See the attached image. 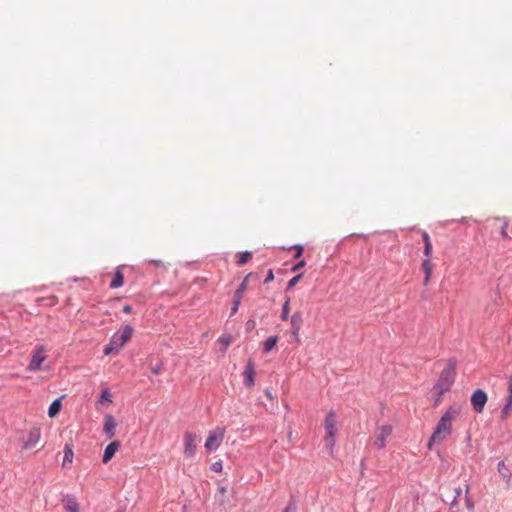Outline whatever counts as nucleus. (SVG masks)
Returning a JSON list of instances; mask_svg holds the SVG:
<instances>
[{
  "label": "nucleus",
  "instance_id": "obj_1",
  "mask_svg": "<svg viewBox=\"0 0 512 512\" xmlns=\"http://www.w3.org/2000/svg\"><path fill=\"white\" fill-rule=\"evenodd\" d=\"M459 414V408L449 407L438 421L428 443V449H432L434 442L445 440L452 433V420Z\"/></svg>",
  "mask_w": 512,
  "mask_h": 512
},
{
  "label": "nucleus",
  "instance_id": "obj_2",
  "mask_svg": "<svg viewBox=\"0 0 512 512\" xmlns=\"http://www.w3.org/2000/svg\"><path fill=\"white\" fill-rule=\"evenodd\" d=\"M134 328L132 325H124L120 330L116 331L110 338L109 343L104 347V355L118 354L124 345L130 340Z\"/></svg>",
  "mask_w": 512,
  "mask_h": 512
},
{
  "label": "nucleus",
  "instance_id": "obj_3",
  "mask_svg": "<svg viewBox=\"0 0 512 512\" xmlns=\"http://www.w3.org/2000/svg\"><path fill=\"white\" fill-rule=\"evenodd\" d=\"M456 377V360L449 359L444 369L439 375V379L434 386V390H439V396L450 390Z\"/></svg>",
  "mask_w": 512,
  "mask_h": 512
},
{
  "label": "nucleus",
  "instance_id": "obj_4",
  "mask_svg": "<svg viewBox=\"0 0 512 512\" xmlns=\"http://www.w3.org/2000/svg\"><path fill=\"white\" fill-rule=\"evenodd\" d=\"M324 428L327 434L325 439V444L328 449H332L335 445V437L337 433L336 427V415L334 411H330L324 421Z\"/></svg>",
  "mask_w": 512,
  "mask_h": 512
},
{
  "label": "nucleus",
  "instance_id": "obj_5",
  "mask_svg": "<svg viewBox=\"0 0 512 512\" xmlns=\"http://www.w3.org/2000/svg\"><path fill=\"white\" fill-rule=\"evenodd\" d=\"M487 401H488L487 393L483 389H480V388L476 389L470 397L471 405L477 413L483 412Z\"/></svg>",
  "mask_w": 512,
  "mask_h": 512
},
{
  "label": "nucleus",
  "instance_id": "obj_6",
  "mask_svg": "<svg viewBox=\"0 0 512 512\" xmlns=\"http://www.w3.org/2000/svg\"><path fill=\"white\" fill-rule=\"evenodd\" d=\"M225 435V429L224 428H217L214 431H211L206 439L205 442V448L208 451H211L212 449H216L219 444L224 439Z\"/></svg>",
  "mask_w": 512,
  "mask_h": 512
},
{
  "label": "nucleus",
  "instance_id": "obj_7",
  "mask_svg": "<svg viewBox=\"0 0 512 512\" xmlns=\"http://www.w3.org/2000/svg\"><path fill=\"white\" fill-rule=\"evenodd\" d=\"M45 349L43 346H39L35 349L31 356V360L28 364L27 369L29 371H38L41 368L42 363L45 361Z\"/></svg>",
  "mask_w": 512,
  "mask_h": 512
},
{
  "label": "nucleus",
  "instance_id": "obj_8",
  "mask_svg": "<svg viewBox=\"0 0 512 512\" xmlns=\"http://www.w3.org/2000/svg\"><path fill=\"white\" fill-rule=\"evenodd\" d=\"M41 438L40 427H33L27 435V439L23 442L22 449L29 450L37 445Z\"/></svg>",
  "mask_w": 512,
  "mask_h": 512
},
{
  "label": "nucleus",
  "instance_id": "obj_9",
  "mask_svg": "<svg viewBox=\"0 0 512 512\" xmlns=\"http://www.w3.org/2000/svg\"><path fill=\"white\" fill-rule=\"evenodd\" d=\"M197 448V435L191 432L185 434L184 453L187 457H193Z\"/></svg>",
  "mask_w": 512,
  "mask_h": 512
},
{
  "label": "nucleus",
  "instance_id": "obj_10",
  "mask_svg": "<svg viewBox=\"0 0 512 512\" xmlns=\"http://www.w3.org/2000/svg\"><path fill=\"white\" fill-rule=\"evenodd\" d=\"M291 323V334L295 338L296 341L299 340V332L301 329V326L303 324V318L302 313L300 311H296L293 313L290 319Z\"/></svg>",
  "mask_w": 512,
  "mask_h": 512
},
{
  "label": "nucleus",
  "instance_id": "obj_11",
  "mask_svg": "<svg viewBox=\"0 0 512 512\" xmlns=\"http://www.w3.org/2000/svg\"><path fill=\"white\" fill-rule=\"evenodd\" d=\"M244 383L246 387L251 388L255 384V364L252 360H249L243 371Z\"/></svg>",
  "mask_w": 512,
  "mask_h": 512
},
{
  "label": "nucleus",
  "instance_id": "obj_12",
  "mask_svg": "<svg viewBox=\"0 0 512 512\" xmlns=\"http://www.w3.org/2000/svg\"><path fill=\"white\" fill-rule=\"evenodd\" d=\"M116 425L117 424H116L115 418L111 414L105 415L103 432L109 439H111L112 437L115 436Z\"/></svg>",
  "mask_w": 512,
  "mask_h": 512
},
{
  "label": "nucleus",
  "instance_id": "obj_13",
  "mask_svg": "<svg viewBox=\"0 0 512 512\" xmlns=\"http://www.w3.org/2000/svg\"><path fill=\"white\" fill-rule=\"evenodd\" d=\"M392 433V427L390 425H383L380 429V433L375 440V446L377 449H383L386 446V438Z\"/></svg>",
  "mask_w": 512,
  "mask_h": 512
},
{
  "label": "nucleus",
  "instance_id": "obj_14",
  "mask_svg": "<svg viewBox=\"0 0 512 512\" xmlns=\"http://www.w3.org/2000/svg\"><path fill=\"white\" fill-rule=\"evenodd\" d=\"M119 448L120 442L118 440L109 443L104 450L102 462L105 464L108 463L114 457L115 453L119 450Z\"/></svg>",
  "mask_w": 512,
  "mask_h": 512
},
{
  "label": "nucleus",
  "instance_id": "obj_15",
  "mask_svg": "<svg viewBox=\"0 0 512 512\" xmlns=\"http://www.w3.org/2000/svg\"><path fill=\"white\" fill-rule=\"evenodd\" d=\"M62 502L67 512H79V504L74 496L68 494L64 496Z\"/></svg>",
  "mask_w": 512,
  "mask_h": 512
},
{
  "label": "nucleus",
  "instance_id": "obj_16",
  "mask_svg": "<svg viewBox=\"0 0 512 512\" xmlns=\"http://www.w3.org/2000/svg\"><path fill=\"white\" fill-rule=\"evenodd\" d=\"M124 284V274L120 270V268H117L114 272L113 279L109 284V288L111 289H117L122 287Z\"/></svg>",
  "mask_w": 512,
  "mask_h": 512
},
{
  "label": "nucleus",
  "instance_id": "obj_17",
  "mask_svg": "<svg viewBox=\"0 0 512 512\" xmlns=\"http://www.w3.org/2000/svg\"><path fill=\"white\" fill-rule=\"evenodd\" d=\"M497 470L503 480L509 484L512 478V472L511 470L505 465L504 461H499L497 464Z\"/></svg>",
  "mask_w": 512,
  "mask_h": 512
},
{
  "label": "nucleus",
  "instance_id": "obj_18",
  "mask_svg": "<svg viewBox=\"0 0 512 512\" xmlns=\"http://www.w3.org/2000/svg\"><path fill=\"white\" fill-rule=\"evenodd\" d=\"M253 277V273H249L243 280L242 282L239 284L238 288L236 289V291L234 292V295L233 297L234 298H238V299H241L243 298V295L247 289V286H248V281H249V278Z\"/></svg>",
  "mask_w": 512,
  "mask_h": 512
},
{
  "label": "nucleus",
  "instance_id": "obj_19",
  "mask_svg": "<svg viewBox=\"0 0 512 512\" xmlns=\"http://www.w3.org/2000/svg\"><path fill=\"white\" fill-rule=\"evenodd\" d=\"M63 398V396L55 399L49 406L48 408V416L50 418H53L55 417L61 410L62 408V404H61V399Z\"/></svg>",
  "mask_w": 512,
  "mask_h": 512
},
{
  "label": "nucleus",
  "instance_id": "obj_20",
  "mask_svg": "<svg viewBox=\"0 0 512 512\" xmlns=\"http://www.w3.org/2000/svg\"><path fill=\"white\" fill-rule=\"evenodd\" d=\"M63 452H64V457H63L62 466L65 467L66 464L72 463V461H73L74 452H73L72 444L66 443L64 446Z\"/></svg>",
  "mask_w": 512,
  "mask_h": 512
},
{
  "label": "nucleus",
  "instance_id": "obj_21",
  "mask_svg": "<svg viewBox=\"0 0 512 512\" xmlns=\"http://www.w3.org/2000/svg\"><path fill=\"white\" fill-rule=\"evenodd\" d=\"M422 269H423L424 274H425L424 284L426 285L430 281L431 274H432V264H431L430 259L425 258L422 261Z\"/></svg>",
  "mask_w": 512,
  "mask_h": 512
},
{
  "label": "nucleus",
  "instance_id": "obj_22",
  "mask_svg": "<svg viewBox=\"0 0 512 512\" xmlns=\"http://www.w3.org/2000/svg\"><path fill=\"white\" fill-rule=\"evenodd\" d=\"M278 336H270L263 343V352H270L277 344Z\"/></svg>",
  "mask_w": 512,
  "mask_h": 512
},
{
  "label": "nucleus",
  "instance_id": "obj_23",
  "mask_svg": "<svg viewBox=\"0 0 512 512\" xmlns=\"http://www.w3.org/2000/svg\"><path fill=\"white\" fill-rule=\"evenodd\" d=\"M494 220L502 222V225H501V228H500V234H501L502 238L508 239L509 236H508V233H507V228H508V225H509V220L506 217H495Z\"/></svg>",
  "mask_w": 512,
  "mask_h": 512
},
{
  "label": "nucleus",
  "instance_id": "obj_24",
  "mask_svg": "<svg viewBox=\"0 0 512 512\" xmlns=\"http://www.w3.org/2000/svg\"><path fill=\"white\" fill-rule=\"evenodd\" d=\"M237 265L243 266L250 261L252 253L250 251H243L238 253Z\"/></svg>",
  "mask_w": 512,
  "mask_h": 512
},
{
  "label": "nucleus",
  "instance_id": "obj_25",
  "mask_svg": "<svg viewBox=\"0 0 512 512\" xmlns=\"http://www.w3.org/2000/svg\"><path fill=\"white\" fill-rule=\"evenodd\" d=\"M289 304H290V298H287L282 305V311H281V315H280V318L282 321H286L289 317Z\"/></svg>",
  "mask_w": 512,
  "mask_h": 512
},
{
  "label": "nucleus",
  "instance_id": "obj_26",
  "mask_svg": "<svg viewBox=\"0 0 512 512\" xmlns=\"http://www.w3.org/2000/svg\"><path fill=\"white\" fill-rule=\"evenodd\" d=\"M304 273H299L297 274L296 276H294L293 278H291L288 283H287V286H286V291H289L291 290L303 277Z\"/></svg>",
  "mask_w": 512,
  "mask_h": 512
},
{
  "label": "nucleus",
  "instance_id": "obj_27",
  "mask_svg": "<svg viewBox=\"0 0 512 512\" xmlns=\"http://www.w3.org/2000/svg\"><path fill=\"white\" fill-rule=\"evenodd\" d=\"M297 510V503L294 497H291L290 500L287 503V506L282 512H296Z\"/></svg>",
  "mask_w": 512,
  "mask_h": 512
},
{
  "label": "nucleus",
  "instance_id": "obj_28",
  "mask_svg": "<svg viewBox=\"0 0 512 512\" xmlns=\"http://www.w3.org/2000/svg\"><path fill=\"white\" fill-rule=\"evenodd\" d=\"M289 249L295 250V253L293 256L294 259H299L302 256L303 251H304V247L301 244H295V245L291 246Z\"/></svg>",
  "mask_w": 512,
  "mask_h": 512
},
{
  "label": "nucleus",
  "instance_id": "obj_29",
  "mask_svg": "<svg viewBox=\"0 0 512 512\" xmlns=\"http://www.w3.org/2000/svg\"><path fill=\"white\" fill-rule=\"evenodd\" d=\"M100 402H108V403H111L112 402V398H111V395H110V392L107 388L103 389L101 391V395H100V399H99Z\"/></svg>",
  "mask_w": 512,
  "mask_h": 512
},
{
  "label": "nucleus",
  "instance_id": "obj_30",
  "mask_svg": "<svg viewBox=\"0 0 512 512\" xmlns=\"http://www.w3.org/2000/svg\"><path fill=\"white\" fill-rule=\"evenodd\" d=\"M240 303H241V299L233 297L232 307H231V311H230V316H233V315H235L237 313V311L239 309V306H240Z\"/></svg>",
  "mask_w": 512,
  "mask_h": 512
},
{
  "label": "nucleus",
  "instance_id": "obj_31",
  "mask_svg": "<svg viewBox=\"0 0 512 512\" xmlns=\"http://www.w3.org/2000/svg\"><path fill=\"white\" fill-rule=\"evenodd\" d=\"M219 342L221 344V348L225 350L229 346V344L231 342V338L229 336L228 337H220Z\"/></svg>",
  "mask_w": 512,
  "mask_h": 512
},
{
  "label": "nucleus",
  "instance_id": "obj_32",
  "mask_svg": "<svg viewBox=\"0 0 512 512\" xmlns=\"http://www.w3.org/2000/svg\"><path fill=\"white\" fill-rule=\"evenodd\" d=\"M306 265V262L304 260H300L298 261L297 263H295L292 268H291V271L292 272H296V271H299L300 269H302L304 266Z\"/></svg>",
  "mask_w": 512,
  "mask_h": 512
},
{
  "label": "nucleus",
  "instance_id": "obj_33",
  "mask_svg": "<svg viewBox=\"0 0 512 512\" xmlns=\"http://www.w3.org/2000/svg\"><path fill=\"white\" fill-rule=\"evenodd\" d=\"M431 254H432V243L424 244V255L426 256V258L430 259Z\"/></svg>",
  "mask_w": 512,
  "mask_h": 512
},
{
  "label": "nucleus",
  "instance_id": "obj_34",
  "mask_svg": "<svg viewBox=\"0 0 512 512\" xmlns=\"http://www.w3.org/2000/svg\"><path fill=\"white\" fill-rule=\"evenodd\" d=\"M274 280V272L272 269H269L267 275L264 279V284H268L269 282Z\"/></svg>",
  "mask_w": 512,
  "mask_h": 512
},
{
  "label": "nucleus",
  "instance_id": "obj_35",
  "mask_svg": "<svg viewBox=\"0 0 512 512\" xmlns=\"http://www.w3.org/2000/svg\"><path fill=\"white\" fill-rule=\"evenodd\" d=\"M223 468V465H222V462L220 461H216L214 463H212L211 465V469L214 471V472H220Z\"/></svg>",
  "mask_w": 512,
  "mask_h": 512
},
{
  "label": "nucleus",
  "instance_id": "obj_36",
  "mask_svg": "<svg viewBox=\"0 0 512 512\" xmlns=\"http://www.w3.org/2000/svg\"><path fill=\"white\" fill-rule=\"evenodd\" d=\"M161 370H162V364L160 363L151 368V373L153 375H158L161 372Z\"/></svg>",
  "mask_w": 512,
  "mask_h": 512
},
{
  "label": "nucleus",
  "instance_id": "obj_37",
  "mask_svg": "<svg viewBox=\"0 0 512 512\" xmlns=\"http://www.w3.org/2000/svg\"><path fill=\"white\" fill-rule=\"evenodd\" d=\"M422 239H423L424 244L432 243L431 240H430V236H429V234L426 231L422 232Z\"/></svg>",
  "mask_w": 512,
  "mask_h": 512
},
{
  "label": "nucleus",
  "instance_id": "obj_38",
  "mask_svg": "<svg viewBox=\"0 0 512 512\" xmlns=\"http://www.w3.org/2000/svg\"><path fill=\"white\" fill-rule=\"evenodd\" d=\"M255 327V321L254 320H248L246 322V329L247 330H252L253 328Z\"/></svg>",
  "mask_w": 512,
  "mask_h": 512
},
{
  "label": "nucleus",
  "instance_id": "obj_39",
  "mask_svg": "<svg viewBox=\"0 0 512 512\" xmlns=\"http://www.w3.org/2000/svg\"><path fill=\"white\" fill-rule=\"evenodd\" d=\"M461 494H462V489H461V487H457V488H455V499H454V501H453V505L456 503V499H457L458 497H460V496H461Z\"/></svg>",
  "mask_w": 512,
  "mask_h": 512
},
{
  "label": "nucleus",
  "instance_id": "obj_40",
  "mask_svg": "<svg viewBox=\"0 0 512 512\" xmlns=\"http://www.w3.org/2000/svg\"><path fill=\"white\" fill-rule=\"evenodd\" d=\"M132 310H133V308H132V306H131V305H129V304L124 305V306H123V309H122V311H123L124 313H126V314H130V313L132 312Z\"/></svg>",
  "mask_w": 512,
  "mask_h": 512
},
{
  "label": "nucleus",
  "instance_id": "obj_41",
  "mask_svg": "<svg viewBox=\"0 0 512 512\" xmlns=\"http://www.w3.org/2000/svg\"><path fill=\"white\" fill-rule=\"evenodd\" d=\"M434 391H435L434 395L436 396L435 397V404H437L440 401L442 396H439V390H434Z\"/></svg>",
  "mask_w": 512,
  "mask_h": 512
},
{
  "label": "nucleus",
  "instance_id": "obj_42",
  "mask_svg": "<svg viewBox=\"0 0 512 512\" xmlns=\"http://www.w3.org/2000/svg\"><path fill=\"white\" fill-rule=\"evenodd\" d=\"M218 491H219V493H220V494H222V495H223V494H225V493H226V491H227V487H226V486H219V487H218Z\"/></svg>",
  "mask_w": 512,
  "mask_h": 512
},
{
  "label": "nucleus",
  "instance_id": "obj_43",
  "mask_svg": "<svg viewBox=\"0 0 512 512\" xmlns=\"http://www.w3.org/2000/svg\"><path fill=\"white\" fill-rule=\"evenodd\" d=\"M151 263H153L156 266H162L163 262L161 260H151Z\"/></svg>",
  "mask_w": 512,
  "mask_h": 512
},
{
  "label": "nucleus",
  "instance_id": "obj_44",
  "mask_svg": "<svg viewBox=\"0 0 512 512\" xmlns=\"http://www.w3.org/2000/svg\"><path fill=\"white\" fill-rule=\"evenodd\" d=\"M466 505L469 509L473 508V502L469 498H466Z\"/></svg>",
  "mask_w": 512,
  "mask_h": 512
},
{
  "label": "nucleus",
  "instance_id": "obj_45",
  "mask_svg": "<svg viewBox=\"0 0 512 512\" xmlns=\"http://www.w3.org/2000/svg\"><path fill=\"white\" fill-rule=\"evenodd\" d=\"M265 395H266L269 399H273L272 393L270 392V390H269V389H266V390H265Z\"/></svg>",
  "mask_w": 512,
  "mask_h": 512
},
{
  "label": "nucleus",
  "instance_id": "obj_46",
  "mask_svg": "<svg viewBox=\"0 0 512 512\" xmlns=\"http://www.w3.org/2000/svg\"><path fill=\"white\" fill-rule=\"evenodd\" d=\"M50 300L52 301V302L50 303V305H53V304H54V302L56 301V297H55V296H53V297H51V298H50Z\"/></svg>",
  "mask_w": 512,
  "mask_h": 512
},
{
  "label": "nucleus",
  "instance_id": "obj_47",
  "mask_svg": "<svg viewBox=\"0 0 512 512\" xmlns=\"http://www.w3.org/2000/svg\"><path fill=\"white\" fill-rule=\"evenodd\" d=\"M511 382H512V374L510 375L509 380H508V383H511Z\"/></svg>",
  "mask_w": 512,
  "mask_h": 512
},
{
  "label": "nucleus",
  "instance_id": "obj_48",
  "mask_svg": "<svg viewBox=\"0 0 512 512\" xmlns=\"http://www.w3.org/2000/svg\"><path fill=\"white\" fill-rule=\"evenodd\" d=\"M117 512H123L122 510H118Z\"/></svg>",
  "mask_w": 512,
  "mask_h": 512
}]
</instances>
